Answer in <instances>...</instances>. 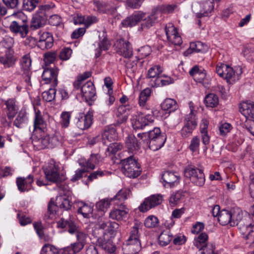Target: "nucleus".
I'll use <instances>...</instances> for the list:
<instances>
[{
  "label": "nucleus",
  "instance_id": "1",
  "mask_svg": "<svg viewBox=\"0 0 254 254\" xmlns=\"http://www.w3.org/2000/svg\"><path fill=\"white\" fill-rule=\"evenodd\" d=\"M11 22L8 26L9 30L21 38H25L29 31L27 17L22 12L15 13L10 16Z\"/></svg>",
  "mask_w": 254,
  "mask_h": 254
},
{
  "label": "nucleus",
  "instance_id": "2",
  "mask_svg": "<svg viewBox=\"0 0 254 254\" xmlns=\"http://www.w3.org/2000/svg\"><path fill=\"white\" fill-rule=\"evenodd\" d=\"M247 218H250L249 216L243 218L242 212L239 209L237 210L223 209L220 211L218 220L222 225L230 224L232 226L235 225L242 226L245 224L244 221Z\"/></svg>",
  "mask_w": 254,
  "mask_h": 254
},
{
  "label": "nucleus",
  "instance_id": "3",
  "mask_svg": "<svg viewBox=\"0 0 254 254\" xmlns=\"http://www.w3.org/2000/svg\"><path fill=\"white\" fill-rule=\"evenodd\" d=\"M216 72L220 77L226 79L227 82L233 84L239 79L242 69L240 66L233 68L226 64L219 63L216 66Z\"/></svg>",
  "mask_w": 254,
  "mask_h": 254
},
{
  "label": "nucleus",
  "instance_id": "4",
  "mask_svg": "<svg viewBox=\"0 0 254 254\" xmlns=\"http://www.w3.org/2000/svg\"><path fill=\"white\" fill-rule=\"evenodd\" d=\"M138 232V226L136 224L132 227L128 238L123 244V250L125 254H138L141 249Z\"/></svg>",
  "mask_w": 254,
  "mask_h": 254
},
{
  "label": "nucleus",
  "instance_id": "5",
  "mask_svg": "<svg viewBox=\"0 0 254 254\" xmlns=\"http://www.w3.org/2000/svg\"><path fill=\"white\" fill-rule=\"evenodd\" d=\"M46 179L51 182L59 183L64 180L60 174V163L51 159L43 167Z\"/></svg>",
  "mask_w": 254,
  "mask_h": 254
},
{
  "label": "nucleus",
  "instance_id": "6",
  "mask_svg": "<svg viewBox=\"0 0 254 254\" xmlns=\"http://www.w3.org/2000/svg\"><path fill=\"white\" fill-rule=\"evenodd\" d=\"M41 132L39 137L35 135L32 136L33 144L39 149L53 148L60 143V136L58 134L50 135L46 134L44 132Z\"/></svg>",
  "mask_w": 254,
  "mask_h": 254
},
{
  "label": "nucleus",
  "instance_id": "7",
  "mask_svg": "<svg viewBox=\"0 0 254 254\" xmlns=\"http://www.w3.org/2000/svg\"><path fill=\"white\" fill-rule=\"evenodd\" d=\"M121 164L122 165L123 172L129 178H136L141 172L140 165L133 155L122 159Z\"/></svg>",
  "mask_w": 254,
  "mask_h": 254
},
{
  "label": "nucleus",
  "instance_id": "8",
  "mask_svg": "<svg viewBox=\"0 0 254 254\" xmlns=\"http://www.w3.org/2000/svg\"><path fill=\"white\" fill-rule=\"evenodd\" d=\"M190 113L185 116L184 126L181 130V135L184 138L190 136L197 125V111L194 110L191 103H190Z\"/></svg>",
  "mask_w": 254,
  "mask_h": 254
},
{
  "label": "nucleus",
  "instance_id": "9",
  "mask_svg": "<svg viewBox=\"0 0 254 254\" xmlns=\"http://www.w3.org/2000/svg\"><path fill=\"white\" fill-rule=\"evenodd\" d=\"M149 135V147L153 151H156L161 148L164 144L166 137L161 133L159 127H154L153 129L148 131Z\"/></svg>",
  "mask_w": 254,
  "mask_h": 254
},
{
  "label": "nucleus",
  "instance_id": "10",
  "mask_svg": "<svg viewBox=\"0 0 254 254\" xmlns=\"http://www.w3.org/2000/svg\"><path fill=\"white\" fill-rule=\"evenodd\" d=\"M185 177L189 178L191 182L195 185L202 187L205 182L203 171L192 166H188L184 170Z\"/></svg>",
  "mask_w": 254,
  "mask_h": 254
},
{
  "label": "nucleus",
  "instance_id": "11",
  "mask_svg": "<svg viewBox=\"0 0 254 254\" xmlns=\"http://www.w3.org/2000/svg\"><path fill=\"white\" fill-rule=\"evenodd\" d=\"M49 5H41L39 7L36 14L33 16L30 27L33 30L37 29L44 26L46 23L48 16L46 14V11L50 9Z\"/></svg>",
  "mask_w": 254,
  "mask_h": 254
},
{
  "label": "nucleus",
  "instance_id": "12",
  "mask_svg": "<svg viewBox=\"0 0 254 254\" xmlns=\"http://www.w3.org/2000/svg\"><path fill=\"white\" fill-rule=\"evenodd\" d=\"M131 121L134 129H142L153 122L154 117L150 114L145 116L139 112L132 116Z\"/></svg>",
  "mask_w": 254,
  "mask_h": 254
},
{
  "label": "nucleus",
  "instance_id": "13",
  "mask_svg": "<svg viewBox=\"0 0 254 254\" xmlns=\"http://www.w3.org/2000/svg\"><path fill=\"white\" fill-rule=\"evenodd\" d=\"M163 200V196L160 194H153L146 198L139 206L141 212H145L148 210L160 205Z\"/></svg>",
  "mask_w": 254,
  "mask_h": 254
},
{
  "label": "nucleus",
  "instance_id": "14",
  "mask_svg": "<svg viewBox=\"0 0 254 254\" xmlns=\"http://www.w3.org/2000/svg\"><path fill=\"white\" fill-rule=\"evenodd\" d=\"M116 51L125 58H130L133 55V50L131 44L123 39H120L115 44Z\"/></svg>",
  "mask_w": 254,
  "mask_h": 254
},
{
  "label": "nucleus",
  "instance_id": "15",
  "mask_svg": "<svg viewBox=\"0 0 254 254\" xmlns=\"http://www.w3.org/2000/svg\"><path fill=\"white\" fill-rule=\"evenodd\" d=\"M39 39L37 42V46L42 50H45L52 48L54 44V39L52 34L47 32H39Z\"/></svg>",
  "mask_w": 254,
  "mask_h": 254
},
{
  "label": "nucleus",
  "instance_id": "16",
  "mask_svg": "<svg viewBox=\"0 0 254 254\" xmlns=\"http://www.w3.org/2000/svg\"><path fill=\"white\" fill-rule=\"evenodd\" d=\"M118 138L117 129L114 125L106 127L102 134V140L104 144L116 141Z\"/></svg>",
  "mask_w": 254,
  "mask_h": 254
},
{
  "label": "nucleus",
  "instance_id": "17",
  "mask_svg": "<svg viewBox=\"0 0 254 254\" xmlns=\"http://www.w3.org/2000/svg\"><path fill=\"white\" fill-rule=\"evenodd\" d=\"M82 96L86 102L94 100L96 95V89L94 85L91 81H87L82 84L80 88Z\"/></svg>",
  "mask_w": 254,
  "mask_h": 254
},
{
  "label": "nucleus",
  "instance_id": "18",
  "mask_svg": "<svg viewBox=\"0 0 254 254\" xmlns=\"http://www.w3.org/2000/svg\"><path fill=\"white\" fill-rule=\"evenodd\" d=\"M58 70L57 68H45L42 75V79L45 81V83H51L54 86H57Z\"/></svg>",
  "mask_w": 254,
  "mask_h": 254
},
{
  "label": "nucleus",
  "instance_id": "19",
  "mask_svg": "<svg viewBox=\"0 0 254 254\" xmlns=\"http://www.w3.org/2000/svg\"><path fill=\"white\" fill-rule=\"evenodd\" d=\"M57 225L59 228H68V232L71 234H73L79 230L74 222L73 218L70 215L66 219L61 218L58 222Z\"/></svg>",
  "mask_w": 254,
  "mask_h": 254
},
{
  "label": "nucleus",
  "instance_id": "20",
  "mask_svg": "<svg viewBox=\"0 0 254 254\" xmlns=\"http://www.w3.org/2000/svg\"><path fill=\"white\" fill-rule=\"evenodd\" d=\"M92 121L93 115L91 113L89 112L86 115L80 114L76 123V126L81 130L87 129L91 126Z\"/></svg>",
  "mask_w": 254,
  "mask_h": 254
},
{
  "label": "nucleus",
  "instance_id": "21",
  "mask_svg": "<svg viewBox=\"0 0 254 254\" xmlns=\"http://www.w3.org/2000/svg\"><path fill=\"white\" fill-rule=\"evenodd\" d=\"M96 237V246H99L101 249L110 254L115 252L116 250V246L113 244L111 240L106 239L104 235L101 237Z\"/></svg>",
  "mask_w": 254,
  "mask_h": 254
},
{
  "label": "nucleus",
  "instance_id": "22",
  "mask_svg": "<svg viewBox=\"0 0 254 254\" xmlns=\"http://www.w3.org/2000/svg\"><path fill=\"white\" fill-rule=\"evenodd\" d=\"M240 111L247 120H254V103L252 102H244L241 103Z\"/></svg>",
  "mask_w": 254,
  "mask_h": 254
},
{
  "label": "nucleus",
  "instance_id": "23",
  "mask_svg": "<svg viewBox=\"0 0 254 254\" xmlns=\"http://www.w3.org/2000/svg\"><path fill=\"white\" fill-rule=\"evenodd\" d=\"M145 17V13L141 11L133 13L130 16L124 19L122 24L125 27H132L137 24Z\"/></svg>",
  "mask_w": 254,
  "mask_h": 254
},
{
  "label": "nucleus",
  "instance_id": "24",
  "mask_svg": "<svg viewBox=\"0 0 254 254\" xmlns=\"http://www.w3.org/2000/svg\"><path fill=\"white\" fill-rule=\"evenodd\" d=\"M33 181V176L30 175L26 178L18 177L16 182L18 190L24 192L31 189Z\"/></svg>",
  "mask_w": 254,
  "mask_h": 254
},
{
  "label": "nucleus",
  "instance_id": "25",
  "mask_svg": "<svg viewBox=\"0 0 254 254\" xmlns=\"http://www.w3.org/2000/svg\"><path fill=\"white\" fill-rule=\"evenodd\" d=\"M128 212L129 209L125 205H121L118 208L111 210L109 217L112 219L121 220L127 217Z\"/></svg>",
  "mask_w": 254,
  "mask_h": 254
},
{
  "label": "nucleus",
  "instance_id": "26",
  "mask_svg": "<svg viewBox=\"0 0 254 254\" xmlns=\"http://www.w3.org/2000/svg\"><path fill=\"white\" fill-rule=\"evenodd\" d=\"M208 49V46L201 42H191L190 48L184 52V55L187 56L193 53H205Z\"/></svg>",
  "mask_w": 254,
  "mask_h": 254
},
{
  "label": "nucleus",
  "instance_id": "27",
  "mask_svg": "<svg viewBox=\"0 0 254 254\" xmlns=\"http://www.w3.org/2000/svg\"><path fill=\"white\" fill-rule=\"evenodd\" d=\"M16 62L13 52L9 49H7L4 55H0V63L3 65L5 68H9L13 66Z\"/></svg>",
  "mask_w": 254,
  "mask_h": 254
},
{
  "label": "nucleus",
  "instance_id": "28",
  "mask_svg": "<svg viewBox=\"0 0 254 254\" xmlns=\"http://www.w3.org/2000/svg\"><path fill=\"white\" fill-rule=\"evenodd\" d=\"M47 123L44 120L41 113L39 110L35 112L34 122V128L35 131L39 130L40 132H44L46 128Z\"/></svg>",
  "mask_w": 254,
  "mask_h": 254
},
{
  "label": "nucleus",
  "instance_id": "29",
  "mask_svg": "<svg viewBox=\"0 0 254 254\" xmlns=\"http://www.w3.org/2000/svg\"><path fill=\"white\" fill-rule=\"evenodd\" d=\"M160 14V11L157 9L153 11L150 16L144 19L143 18V22L141 23L140 28L142 30L150 28L154 25L158 18V15Z\"/></svg>",
  "mask_w": 254,
  "mask_h": 254
},
{
  "label": "nucleus",
  "instance_id": "30",
  "mask_svg": "<svg viewBox=\"0 0 254 254\" xmlns=\"http://www.w3.org/2000/svg\"><path fill=\"white\" fill-rule=\"evenodd\" d=\"M126 144L128 152L133 154L138 150L140 147V144L137 141L136 138L132 134L127 136L126 141Z\"/></svg>",
  "mask_w": 254,
  "mask_h": 254
},
{
  "label": "nucleus",
  "instance_id": "31",
  "mask_svg": "<svg viewBox=\"0 0 254 254\" xmlns=\"http://www.w3.org/2000/svg\"><path fill=\"white\" fill-rule=\"evenodd\" d=\"M208 239V236L206 233H201L194 238L193 245L199 251H201L209 245L207 243Z\"/></svg>",
  "mask_w": 254,
  "mask_h": 254
},
{
  "label": "nucleus",
  "instance_id": "32",
  "mask_svg": "<svg viewBox=\"0 0 254 254\" xmlns=\"http://www.w3.org/2000/svg\"><path fill=\"white\" fill-rule=\"evenodd\" d=\"M6 115L8 119L11 120L17 113L18 109L14 99H9L5 101Z\"/></svg>",
  "mask_w": 254,
  "mask_h": 254
},
{
  "label": "nucleus",
  "instance_id": "33",
  "mask_svg": "<svg viewBox=\"0 0 254 254\" xmlns=\"http://www.w3.org/2000/svg\"><path fill=\"white\" fill-rule=\"evenodd\" d=\"M163 185L166 188H173L175 186V173L173 171L164 172L162 175Z\"/></svg>",
  "mask_w": 254,
  "mask_h": 254
},
{
  "label": "nucleus",
  "instance_id": "34",
  "mask_svg": "<svg viewBox=\"0 0 254 254\" xmlns=\"http://www.w3.org/2000/svg\"><path fill=\"white\" fill-rule=\"evenodd\" d=\"M214 8V4L212 1L210 0H206L202 2L201 4V10L200 12L197 13V17L200 18L203 16H207Z\"/></svg>",
  "mask_w": 254,
  "mask_h": 254
},
{
  "label": "nucleus",
  "instance_id": "35",
  "mask_svg": "<svg viewBox=\"0 0 254 254\" xmlns=\"http://www.w3.org/2000/svg\"><path fill=\"white\" fill-rule=\"evenodd\" d=\"M162 72V70L160 65H154L149 69L147 77L149 78H156V79L166 78L167 75L161 74Z\"/></svg>",
  "mask_w": 254,
  "mask_h": 254
},
{
  "label": "nucleus",
  "instance_id": "36",
  "mask_svg": "<svg viewBox=\"0 0 254 254\" xmlns=\"http://www.w3.org/2000/svg\"><path fill=\"white\" fill-rule=\"evenodd\" d=\"M103 158L99 154H92L89 159L85 162V166L89 169L93 170L95 164H98L102 162Z\"/></svg>",
  "mask_w": 254,
  "mask_h": 254
},
{
  "label": "nucleus",
  "instance_id": "37",
  "mask_svg": "<svg viewBox=\"0 0 254 254\" xmlns=\"http://www.w3.org/2000/svg\"><path fill=\"white\" fill-rule=\"evenodd\" d=\"M56 203L61 208L68 210L71 208V202L65 195H60L57 197Z\"/></svg>",
  "mask_w": 254,
  "mask_h": 254
},
{
  "label": "nucleus",
  "instance_id": "38",
  "mask_svg": "<svg viewBox=\"0 0 254 254\" xmlns=\"http://www.w3.org/2000/svg\"><path fill=\"white\" fill-rule=\"evenodd\" d=\"M204 102L207 107L214 108L219 104V101L216 95L211 93L205 97Z\"/></svg>",
  "mask_w": 254,
  "mask_h": 254
},
{
  "label": "nucleus",
  "instance_id": "39",
  "mask_svg": "<svg viewBox=\"0 0 254 254\" xmlns=\"http://www.w3.org/2000/svg\"><path fill=\"white\" fill-rule=\"evenodd\" d=\"M165 32L168 42L175 45V26L173 23H168L165 28Z\"/></svg>",
  "mask_w": 254,
  "mask_h": 254
},
{
  "label": "nucleus",
  "instance_id": "40",
  "mask_svg": "<svg viewBox=\"0 0 254 254\" xmlns=\"http://www.w3.org/2000/svg\"><path fill=\"white\" fill-rule=\"evenodd\" d=\"M41 0H23V9L31 12L38 5Z\"/></svg>",
  "mask_w": 254,
  "mask_h": 254
},
{
  "label": "nucleus",
  "instance_id": "41",
  "mask_svg": "<svg viewBox=\"0 0 254 254\" xmlns=\"http://www.w3.org/2000/svg\"><path fill=\"white\" fill-rule=\"evenodd\" d=\"M106 151V156H110L111 154H115L118 151L121 150L123 148V144L120 143L112 142L110 143Z\"/></svg>",
  "mask_w": 254,
  "mask_h": 254
},
{
  "label": "nucleus",
  "instance_id": "42",
  "mask_svg": "<svg viewBox=\"0 0 254 254\" xmlns=\"http://www.w3.org/2000/svg\"><path fill=\"white\" fill-rule=\"evenodd\" d=\"M173 237V235L170 234L168 232L164 231L162 232L158 237L160 245L162 246H167L172 240Z\"/></svg>",
  "mask_w": 254,
  "mask_h": 254
},
{
  "label": "nucleus",
  "instance_id": "43",
  "mask_svg": "<svg viewBox=\"0 0 254 254\" xmlns=\"http://www.w3.org/2000/svg\"><path fill=\"white\" fill-rule=\"evenodd\" d=\"M151 89L147 88L142 91L139 95L138 104L140 107H144L148 98L150 96Z\"/></svg>",
  "mask_w": 254,
  "mask_h": 254
},
{
  "label": "nucleus",
  "instance_id": "44",
  "mask_svg": "<svg viewBox=\"0 0 254 254\" xmlns=\"http://www.w3.org/2000/svg\"><path fill=\"white\" fill-rule=\"evenodd\" d=\"M20 65L23 72L28 73L29 71H31V60L29 55H25L22 57Z\"/></svg>",
  "mask_w": 254,
  "mask_h": 254
},
{
  "label": "nucleus",
  "instance_id": "45",
  "mask_svg": "<svg viewBox=\"0 0 254 254\" xmlns=\"http://www.w3.org/2000/svg\"><path fill=\"white\" fill-rule=\"evenodd\" d=\"M174 105H175V101L173 99L167 98L161 104V107L163 110L166 112V113L170 114L174 112Z\"/></svg>",
  "mask_w": 254,
  "mask_h": 254
},
{
  "label": "nucleus",
  "instance_id": "46",
  "mask_svg": "<svg viewBox=\"0 0 254 254\" xmlns=\"http://www.w3.org/2000/svg\"><path fill=\"white\" fill-rule=\"evenodd\" d=\"M159 221L158 218L154 215L148 216L144 220V226L148 228L157 227L159 225Z\"/></svg>",
  "mask_w": 254,
  "mask_h": 254
},
{
  "label": "nucleus",
  "instance_id": "47",
  "mask_svg": "<svg viewBox=\"0 0 254 254\" xmlns=\"http://www.w3.org/2000/svg\"><path fill=\"white\" fill-rule=\"evenodd\" d=\"M91 75V72L89 71L85 72L83 74L79 75L77 77V79L73 83L74 88L76 89H79V88H80L81 85L83 84V81L87 78L90 77Z\"/></svg>",
  "mask_w": 254,
  "mask_h": 254
},
{
  "label": "nucleus",
  "instance_id": "48",
  "mask_svg": "<svg viewBox=\"0 0 254 254\" xmlns=\"http://www.w3.org/2000/svg\"><path fill=\"white\" fill-rule=\"evenodd\" d=\"M245 226L247 233L245 238L248 240V243L253 244L254 243V224L252 225L251 224H247Z\"/></svg>",
  "mask_w": 254,
  "mask_h": 254
},
{
  "label": "nucleus",
  "instance_id": "49",
  "mask_svg": "<svg viewBox=\"0 0 254 254\" xmlns=\"http://www.w3.org/2000/svg\"><path fill=\"white\" fill-rule=\"evenodd\" d=\"M174 80L167 76L166 78H157L153 81L151 85L153 87H159L168 85L173 83Z\"/></svg>",
  "mask_w": 254,
  "mask_h": 254
},
{
  "label": "nucleus",
  "instance_id": "50",
  "mask_svg": "<svg viewBox=\"0 0 254 254\" xmlns=\"http://www.w3.org/2000/svg\"><path fill=\"white\" fill-rule=\"evenodd\" d=\"M56 91L55 88H50L48 90L44 91L42 94L43 99L50 102L55 99Z\"/></svg>",
  "mask_w": 254,
  "mask_h": 254
},
{
  "label": "nucleus",
  "instance_id": "51",
  "mask_svg": "<svg viewBox=\"0 0 254 254\" xmlns=\"http://www.w3.org/2000/svg\"><path fill=\"white\" fill-rule=\"evenodd\" d=\"M130 191L129 189H122L117 193V194L113 198V200L118 199L120 201H123L127 198Z\"/></svg>",
  "mask_w": 254,
  "mask_h": 254
},
{
  "label": "nucleus",
  "instance_id": "52",
  "mask_svg": "<svg viewBox=\"0 0 254 254\" xmlns=\"http://www.w3.org/2000/svg\"><path fill=\"white\" fill-rule=\"evenodd\" d=\"M113 200V198H105L103 199L98 202H97L96 204V207L98 210L101 211H104L105 209H107L109 207L111 202Z\"/></svg>",
  "mask_w": 254,
  "mask_h": 254
},
{
  "label": "nucleus",
  "instance_id": "53",
  "mask_svg": "<svg viewBox=\"0 0 254 254\" xmlns=\"http://www.w3.org/2000/svg\"><path fill=\"white\" fill-rule=\"evenodd\" d=\"M111 46L110 41L107 38H104L99 44V49H97V52L95 54L96 58L99 57L101 55V51H106L109 49Z\"/></svg>",
  "mask_w": 254,
  "mask_h": 254
},
{
  "label": "nucleus",
  "instance_id": "54",
  "mask_svg": "<svg viewBox=\"0 0 254 254\" xmlns=\"http://www.w3.org/2000/svg\"><path fill=\"white\" fill-rule=\"evenodd\" d=\"M93 211L92 207L85 203L78 209V213L83 215L84 218H88Z\"/></svg>",
  "mask_w": 254,
  "mask_h": 254
},
{
  "label": "nucleus",
  "instance_id": "55",
  "mask_svg": "<svg viewBox=\"0 0 254 254\" xmlns=\"http://www.w3.org/2000/svg\"><path fill=\"white\" fill-rule=\"evenodd\" d=\"M242 54L248 61H254V50L251 46L245 47L243 50Z\"/></svg>",
  "mask_w": 254,
  "mask_h": 254
},
{
  "label": "nucleus",
  "instance_id": "56",
  "mask_svg": "<svg viewBox=\"0 0 254 254\" xmlns=\"http://www.w3.org/2000/svg\"><path fill=\"white\" fill-rule=\"evenodd\" d=\"M194 80L196 82L201 83L204 86L208 85L209 83V79L204 71H201L197 76L194 78Z\"/></svg>",
  "mask_w": 254,
  "mask_h": 254
},
{
  "label": "nucleus",
  "instance_id": "57",
  "mask_svg": "<svg viewBox=\"0 0 254 254\" xmlns=\"http://www.w3.org/2000/svg\"><path fill=\"white\" fill-rule=\"evenodd\" d=\"M70 113L68 112H63L61 115V124L62 127H67L70 123Z\"/></svg>",
  "mask_w": 254,
  "mask_h": 254
},
{
  "label": "nucleus",
  "instance_id": "58",
  "mask_svg": "<svg viewBox=\"0 0 254 254\" xmlns=\"http://www.w3.org/2000/svg\"><path fill=\"white\" fill-rule=\"evenodd\" d=\"M27 120L26 114L25 112H20L14 121L13 125L17 127H20L21 124L24 123Z\"/></svg>",
  "mask_w": 254,
  "mask_h": 254
},
{
  "label": "nucleus",
  "instance_id": "59",
  "mask_svg": "<svg viewBox=\"0 0 254 254\" xmlns=\"http://www.w3.org/2000/svg\"><path fill=\"white\" fill-rule=\"evenodd\" d=\"M55 52H49L44 54V60L46 65L50 64L54 62L56 58Z\"/></svg>",
  "mask_w": 254,
  "mask_h": 254
},
{
  "label": "nucleus",
  "instance_id": "60",
  "mask_svg": "<svg viewBox=\"0 0 254 254\" xmlns=\"http://www.w3.org/2000/svg\"><path fill=\"white\" fill-rule=\"evenodd\" d=\"M58 253V250L53 246L50 244L45 245L40 254H56Z\"/></svg>",
  "mask_w": 254,
  "mask_h": 254
},
{
  "label": "nucleus",
  "instance_id": "61",
  "mask_svg": "<svg viewBox=\"0 0 254 254\" xmlns=\"http://www.w3.org/2000/svg\"><path fill=\"white\" fill-rule=\"evenodd\" d=\"M108 173V172L107 171H102L101 170L94 171L90 174L88 177V179L90 181H92L95 179H98L106 175Z\"/></svg>",
  "mask_w": 254,
  "mask_h": 254
},
{
  "label": "nucleus",
  "instance_id": "62",
  "mask_svg": "<svg viewBox=\"0 0 254 254\" xmlns=\"http://www.w3.org/2000/svg\"><path fill=\"white\" fill-rule=\"evenodd\" d=\"M151 51V50L149 46H145L142 47L137 50L138 57L141 59H143L148 56L150 54Z\"/></svg>",
  "mask_w": 254,
  "mask_h": 254
},
{
  "label": "nucleus",
  "instance_id": "63",
  "mask_svg": "<svg viewBox=\"0 0 254 254\" xmlns=\"http://www.w3.org/2000/svg\"><path fill=\"white\" fill-rule=\"evenodd\" d=\"M58 206L57 204H55L52 201H50L48 206V214H46L45 217H47L48 219L52 218L56 212Z\"/></svg>",
  "mask_w": 254,
  "mask_h": 254
},
{
  "label": "nucleus",
  "instance_id": "64",
  "mask_svg": "<svg viewBox=\"0 0 254 254\" xmlns=\"http://www.w3.org/2000/svg\"><path fill=\"white\" fill-rule=\"evenodd\" d=\"M72 50L69 48L63 49L60 54V58L61 60L66 61L68 60L71 57Z\"/></svg>",
  "mask_w": 254,
  "mask_h": 254
}]
</instances>
